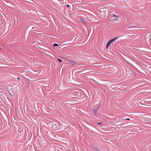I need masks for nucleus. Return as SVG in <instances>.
Returning <instances> with one entry per match:
<instances>
[{
	"mask_svg": "<svg viewBox=\"0 0 151 151\" xmlns=\"http://www.w3.org/2000/svg\"><path fill=\"white\" fill-rule=\"evenodd\" d=\"M70 63L72 64V65H73L75 64L76 63L75 62L72 60H70L69 61Z\"/></svg>",
	"mask_w": 151,
	"mask_h": 151,
	"instance_id": "nucleus-1",
	"label": "nucleus"
},
{
	"mask_svg": "<svg viewBox=\"0 0 151 151\" xmlns=\"http://www.w3.org/2000/svg\"><path fill=\"white\" fill-rule=\"evenodd\" d=\"M99 106H98V107L95 106L94 108V112L95 114H96V110L98 109L99 107Z\"/></svg>",
	"mask_w": 151,
	"mask_h": 151,
	"instance_id": "nucleus-2",
	"label": "nucleus"
},
{
	"mask_svg": "<svg viewBox=\"0 0 151 151\" xmlns=\"http://www.w3.org/2000/svg\"><path fill=\"white\" fill-rule=\"evenodd\" d=\"M118 38V37H115L113 38H112L111 39V42H114V41H115Z\"/></svg>",
	"mask_w": 151,
	"mask_h": 151,
	"instance_id": "nucleus-3",
	"label": "nucleus"
},
{
	"mask_svg": "<svg viewBox=\"0 0 151 151\" xmlns=\"http://www.w3.org/2000/svg\"><path fill=\"white\" fill-rule=\"evenodd\" d=\"M113 16L116 17V19L117 20H118V18H119V16H118L117 15H115L114 14H113Z\"/></svg>",
	"mask_w": 151,
	"mask_h": 151,
	"instance_id": "nucleus-4",
	"label": "nucleus"
},
{
	"mask_svg": "<svg viewBox=\"0 0 151 151\" xmlns=\"http://www.w3.org/2000/svg\"><path fill=\"white\" fill-rule=\"evenodd\" d=\"M93 148L95 149L96 150H99V147H96V146H94L93 147Z\"/></svg>",
	"mask_w": 151,
	"mask_h": 151,
	"instance_id": "nucleus-5",
	"label": "nucleus"
},
{
	"mask_svg": "<svg viewBox=\"0 0 151 151\" xmlns=\"http://www.w3.org/2000/svg\"><path fill=\"white\" fill-rule=\"evenodd\" d=\"M112 42H111V40H110L108 42L107 44L109 45H111V44Z\"/></svg>",
	"mask_w": 151,
	"mask_h": 151,
	"instance_id": "nucleus-6",
	"label": "nucleus"
},
{
	"mask_svg": "<svg viewBox=\"0 0 151 151\" xmlns=\"http://www.w3.org/2000/svg\"><path fill=\"white\" fill-rule=\"evenodd\" d=\"M59 46V45L56 43H54L53 45V46L54 47H56V46Z\"/></svg>",
	"mask_w": 151,
	"mask_h": 151,
	"instance_id": "nucleus-7",
	"label": "nucleus"
},
{
	"mask_svg": "<svg viewBox=\"0 0 151 151\" xmlns=\"http://www.w3.org/2000/svg\"><path fill=\"white\" fill-rule=\"evenodd\" d=\"M81 21L83 23H85V22H84V20L83 19H81Z\"/></svg>",
	"mask_w": 151,
	"mask_h": 151,
	"instance_id": "nucleus-8",
	"label": "nucleus"
},
{
	"mask_svg": "<svg viewBox=\"0 0 151 151\" xmlns=\"http://www.w3.org/2000/svg\"><path fill=\"white\" fill-rule=\"evenodd\" d=\"M109 46V45L108 44H107L106 45V49H108V47Z\"/></svg>",
	"mask_w": 151,
	"mask_h": 151,
	"instance_id": "nucleus-9",
	"label": "nucleus"
},
{
	"mask_svg": "<svg viewBox=\"0 0 151 151\" xmlns=\"http://www.w3.org/2000/svg\"><path fill=\"white\" fill-rule=\"evenodd\" d=\"M57 60H58V61H59L60 62H62V61L61 60V59H60L59 58H58L57 59Z\"/></svg>",
	"mask_w": 151,
	"mask_h": 151,
	"instance_id": "nucleus-10",
	"label": "nucleus"
},
{
	"mask_svg": "<svg viewBox=\"0 0 151 151\" xmlns=\"http://www.w3.org/2000/svg\"><path fill=\"white\" fill-rule=\"evenodd\" d=\"M97 124H98L100 125V124H102V123L101 122H99V123H98Z\"/></svg>",
	"mask_w": 151,
	"mask_h": 151,
	"instance_id": "nucleus-11",
	"label": "nucleus"
},
{
	"mask_svg": "<svg viewBox=\"0 0 151 151\" xmlns=\"http://www.w3.org/2000/svg\"><path fill=\"white\" fill-rule=\"evenodd\" d=\"M90 79L92 81H93L96 82V81H95V80H94L93 79L91 78V79Z\"/></svg>",
	"mask_w": 151,
	"mask_h": 151,
	"instance_id": "nucleus-12",
	"label": "nucleus"
},
{
	"mask_svg": "<svg viewBox=\"0 0 151 151\" xmlns=\"http://www.w3.org/2000/svg\"><path fill=\"white\" fill-rule=\"evenodd\" d=\"M66 6L68 8L70 7V5L69 4H67L66 5Z\"/></svg>",
	"mask_w": 151,
	"mask_h": 151,
	"instance_id": "nucleus-13",
	"label": "nucleus"
},
{
	"mask_svg": "<svg viewBox=\"0 0 151 151\" xmlns=\"http://www.w3.org/2000/svg\"><path fill=\"white\" fill-rule=\"evenodd\" d=\"M126 120L129 121L130 120V119L129 118H126Z\"/></svg>",
	"mask_w": 151,
	"mask_h": 151,
	"instance_id": "nucleus-14",
	"label": "nucleus"
},
{
	"mask_svg": "<svg viewBox=\"0 0 151 151\" xmlns=\"http://www.w3.org/2000/svg\"><path fill=\"white\" fill-rule=\"evenodd\" d=\"M119 126H120V125H117V127L119 128Z\"/></svg>",
	"mask_w": 151,
	"mask_h": 151,
	"instance_id": "nucleus-15",
	"label": "nucleus"
},
{
	"mask_svg": "<svg viewBox=\"0 0 151 151\" xmlns=\"http://www.w3.org/2000/svg\"><path fill=\"white\" fill-rule=\"evenodd\" d=\"M119 126H120V125H117V127L119 128Z\"/></svg>",
	"mask_w": 151,
	"mask_h": 151,
	"instance_id": "nucleus-16",
	"label": "nucleus"
},
{
	"mask_svg": "<svg viewBox=\"0 0 151 151\" xmlns=\"http://www.w3.org/2000/svg\"><path fill=\"white\" fill-rule=\"evenodd\" d=\"M17 78H18V80H20V78H19V77H17Z\"/></svg>",
	"mask_w": 151,
	"mask_h": 151,
	"instance_id": "nucleus-17",
	"label": "nucleus"
}]
</instances>
